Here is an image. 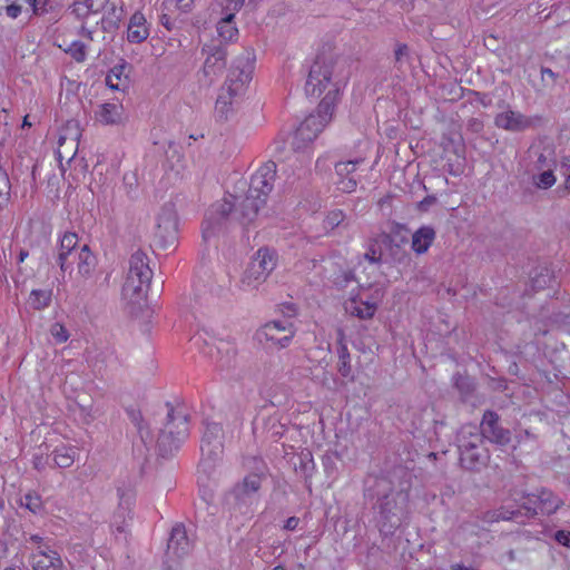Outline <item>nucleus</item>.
<instances>
[{
  "instance_id": "f257e3e1",
  "label": "nucleus",
  "mask_w": 570,
  "mask_h": 570,
  "mask_svg": "<svg viewBox=\"0 0 570 570\" xmlns=\"http://www.w3.org/2000/svg\"><path fill=\"white\" fill-rule=\"evenodd\" d=\"M525 476L517 475L514 480L507 482L504 488L508 494L501 504V519L524 523L537 514L550 515L554 513L563 501L551 491L542 489L538 493L528 494L523 489Z\"/></svg>"
},
{
  "instance_id": "f03ea898",
  "label": "nucleus",
  "mask_w": 570,
  "mask_h": 570,
  "mask_svg": "<svg viewBox=\"0 0 570 570\" xmlns=\"http://www.w3.org/2000/svg\"><path fill=\"white\" fill-rule=\"evenodd\" d=\"M253 60V51L245 50L230 68L215 105V112L219 120L228 119L233 111V105L245 94L246 86L252 79Z\"/></svg>"
},
{
  "instance_id": "7ed1b4c3",
  "label": "nucleus",
  "mask_w": 570,
  "mask_h": 570,
  "mask_svg": "<svg viewBox=\"0 0 570 570\" xmlns=\"http://www.w3.org/2000/svg\"><path fill=\"white\" fill-rule=\"evenodd\" d=\"M128 272L122 286V296L131 304H140L147 297L153 271L145 252L137 249L130 255Z\"/></svg>"
},
{
  "instance_id": "20e7f679",
  "label": "nucleus",
  "mask_w": 570,
  "mask_h": 570,
  "mask_svg": "<svg viewBox=\"0 0 570 570\" xmlns=\"http://www.w3.org/2000/svg\"><path fill=\"white\" fill-rule=\"evenodd\" d=\"M481 432L475 425H464L458 433V448L462 450H473L484 444L487 439L491 444L499 442L498 415L494 412H487L480 425Z\"/></svg>"
},
{
  "instance_id": "39448f33",
  "label": "nucleus",
  "mask_w": 570,
  "mask_h": 570,
  "mask_svg": "<svg viewBox=\"0 0 570 570\" xmlns=\"http://www.w3.org/2000/svg\"><path fill=\"white\" fill-rule=\"evenodd\" d=\"M155 246L163 250H171L178 244V217L173 204L161 207L157 217L154 234Z\"/></svg>"
},
{
  "instance_id": "423d86ee",
  "label": "nucleus",
  "mask_w": 570,
  "mask_h": 570,
  "mask_svg": "<svg viewBox=\"0 0 570 570\" xmlns=\"http://www.w3.org/2000/svg\"><path fill=\"white\" fill-rule=\"evenodd\" d=\"M276 266V256L268 248H261L248 264L242 277L244 288L257 289Z\"/></svg>"
},
{
  "instance_id": "0eeeda50",
  "label": "nucleus",
  "mask_w": 570,
  "mask_h": 570,
  "mask_svg": "<svg viewBox=\"0 0 570 570\" xmlns=\"http://www.w3.org/2000/svg\"><path fill=\"white\" fill-rule=\"evenodd\" d=\"M296 328L289 320L271 321L255 333V340L265 347H287L295 336Z\"/></svg>"
},
{
  "instance_id": "6e6552de",
  "label": "nucleus",
  "mask_w": 570,
  "mask_h": 570,
  "mask_svg": "<svg viewBox=\"0 0 570 570\" xmlns=\"http://www.w3.org/2000/svg\"><path fill=\"white\" fill-rule=\"evenodd\" d=\"M167 417L166 426L158 438V446L164 453L177 449L188 435V421L185 414L170 410Z\"/></svg>"
},
{
  "instance_id": "1a4fd4ad",
  "label": "nucleus",
  "mask_w": 570,
  "mask_h": 570,
  "mask_svg": "<svg viewBox=\"0 0 570 570\" xmlns=\"http://www.w3.org/2000/svg\"><path fill=\"white\" fill-rule=\"evenodd\" d=\"M338 62L331 57L318 55L311 67L305 91L308 96H320L331 83L334 68Z\"/></svg>"
},
{
  "instance_id": "9d476101",
  "label": "nucleus",
  "mask_w": 570,
  "mask_h": 570,
  "mask_svg": "<svg viewBox=\"0 0 570 570\" xmlns=\"http://www.w3.org/2000/svg\"><path fill=\"white\" fill-rule=\"evenodd\" d=\"M235 199L236 197L229 195L228 198H224L212 205L203 224V237L205 240L214 236L216 232L220 230L225 220H228L229 218L235 220Z\"/></svg>"
},
{
  "instance_id": "9b49d317",
  "label": "nucleus",
  "mask_w": 570,
  "mask_h": 570,
  "mask_svg": "<svg viewBox=\"0 0 570 570\" xmlns=\"http://www.w3.org/2000/svg\"><path fill=\"white\" fill-rule=\"evenodd\" d=\"M275 175V163L269 161L263 165L252 176L249 188L247 190L250 194V197H256V199L266 204L267 197L274 186Z\"/></svg>"
},
{
  "instance_id": "f8f14e48",
  "label": "nucleus",
  "mask_w": 570,
  "mask_h": 570,
  "mask_svg": "<svg viewBox=\"0 0 570 570\" xmlns=\"http://www.w3.org/2000/svg\"><path fill=\"white\" fill-rule=\"evenodd\" d=\"M225 434L220 424L212 422L206 423L205 432L202 439L200 450L206 460L215 461L223 452V441Z\"/></svg>"
},
{
  "instance_id": "ddd939ff",
  "label": "nucleus",
  "mask_w": 570,
  "mask_h": 570,
  "mask_svg": "<svg viewBox=\"0 0 570 570\" xmlns=\"http://www.w3.org/2000/svg\"><path fill=\"white\" fill-rule=\"evenodd\" d=\"M256 472L246 475L242 482L234 487V494L237 499H244L256 493L262 487V480L266 475V466L264 462L257 458H252Z\"/></svg>"
},
{
  "instance_id": "4468645a",
  "label": "nucleus",
  "mask_w": 570,
  "mask_h": 570,
  "mask_svg": "<svg viewBox=\"0 0 570 570\" xmlns=\"http://www.w3.org/2000/svg\"><path fill=\"white\" fill-rule=\"evenodd\" d=\"M326 125L317 116L309 115L295 131L293 146L295 149L305 148L312 142Z\"/></svg>"
},
{
  "instance_id": "2eb2a0df",
  "label": "nucleus",
  "mask_w": 570,
  "mask_h": 570,
  "mask_svg": "<svg viewBox=\"0 0 570 570\" xmlns=\"http://www.w3.org/2000/svg\"><path fill=\"white\" fill-rule=\"evenodd\" d=\"M379 240L382 243L383 248L389 253V256L393 262L402 263L407 254L404 249V245L407 243V238L404 235H391L387 233H379Z\"/></svg>"
},
{
  "instance_id": "dca6fc26",
  "label": "nucleus",
  "mask_w": 570,
  "mask_h": 570,
  "mask_svg": "<svg viewBox=\"0 0 570 570\" xmlns=\"http://www.w3.org/2000/svg\"><path fill=\"white\" fill-rule=\"evenodd\" d=\"M362 159L341 161L335 165V170L340 179L336 181L337 188L344 193H351L357 185L354 176L355 167L362 163Z\"/></svg>"
},
{
  "instance_id": "f3484780",
  "label": "nucleus",
  "mask_w": 570,
  "mask_h": 570,
  "mask_svg": "<svg viewBox=\"0 0 570 570\" xmlns=\"http://www.w3.org/2000/svg\"><path fill=\"white\" fill-rule=\"evenodd\" d=\"M264 205L265 203L256 199V197H250V194L247 191L245 198L236 206L234 213L235 220L242 225L250 224Z\"/></svg>"
},
{
  "instance_id": "a211bd4d",
  "label": "nucleus",
  "mask_w": 570,
  "mask_h": 570,
  "mask_svg": "<svg viewBox=\"0 0 570 570\" xmlns=\"http://www.w3.org/2000/svg\"><path fill=\"white\" fill-rule=\"evenodd\" d=\"M62 568L61 557L49 547H39L38 553L33 554L35 570H62Z\"/></svg>"
},
{
  "instance_id": "6ab92c4d",
  "label": "nucleus",
  "mask_w": 570,
  "mask_h": 570,
  "mask_svg": "<svg viewBox=\"0 0 570 570\" xmlns=\"http://www.w3.org/2000/svg\"><path fill=\"white\" fill-rule=\"evenodd\" d=\"M489 449L484 444L474 448L473 450L460 451V462L463 468L468 470H479L485 466L489 462Z\"/></svg>"
},
{
  "instance_id": "aec40b11",
  "label": "nucleus",
  "mask_w": 570,
  "mask_h": 570,
  "mask_svg": "<svg viewBox=\"0 0 570 570\" xmlns=\"http://www.w3.org/2000/svg\"><path fill=\"white\" fill-rule=\"evenodd\" d=\"M167 548L179 558L189 552L191 544L183 524H176L173 528Z\"/></svg>"
},
{
  "instance_id": "412c9836",
  "label": "nucleus",
  "mask_w": 570,
  "mask_h": 570,
  "mask_svg": "<svg viewBox=\"0 0 570 570\" xmlns=\"http://www.w3.org/2000/svg\"><path fill=\"white\" fill-rule=\"evenodd\" d=\"M377 309V302L351 298L345 303V311L361 320L372 318Z\"/></svg>"
},
{
  "instance_id": "4be33fe9",
  "label": "nucleus",
  "mask_w": 570,
  "mask_h": 570,
  "mask_svg": "<svg viewBox=\"0 0 570 570\" xmlns=\"http://www.w3.org/2000/svg\"><path fill=\"white\" fill-rule=\"evenodd\" d=\"M149 36L148 28L146 27V19L142 13L135 12L128 24L127 39L132 43H140Z\"/></svg>"
},
{
  "instance_id": "5701e85b",
  "label": "nucleus",
  "mask_w": 570,
  "mask_h": 570,
  "mask_svg": "<svg viewBox=\"0 0 570 570\" xmlns=\"http://www.w3.org/2000/svg\"><path fill=\"white\" fill-rule=\"evenodd\" d=\"M78 244V236L75 233H66L61 240L58 253V264L61 271H67L69 267V258L76 256V247Z\"/></svg>"
},
{
  "instance_id": "b1692460",
  "label": "nucleus",
  "mask_w": 570,
  "mask_h": 570,
  "mask_svg": "<svg viewBox=\"0 0 570 570\" xmlns=\"http://www.w3.org/2000/svg\"><path fill=\"white\" fill-rule=\"evenodd\" d=\"M237 350L227 342H220L216 347V354H212V358L222 371L229 370L236 360Z\"/></svg>"
},
{
  "instance_id": "393cba45",
  "label": "nucleus",
  "mask_w": 570,
  "mask_h": 570,
  "mask_svg": "<svg viewBox=\"0 0 570 570\" xmlns=\"http://www.w3.org/2000/svg\"><path fill=\"white\" fill-rule=\"evenodd\" d=\"M226 51L220 47H215L205 60L204 73L206 76H216L223 71L226 66Z\"/></svg>"
},
{
  "instance_id": "a878e982",
  "label": "nucleus",
  "mask_w": 570,
  "mask_h": 570,
  "mask_svg": "<svg viewBox=\"0 0 570 570\" xmlns=\"http://www.w3.org/2000/svg\"><path fill=\"white\" fill-rule=\"evenodd\" d=\"M435 238V230L430 226H422L412 237V248L416 254H424Z\"/></svg>"
},
{
  "instance_id": "bb28decb",
  "label": "nucleus",
  "mask_w": 570,
  "mask_h": 570,
  "mask_svg": "<svg viewBox=\"0 0 570 570\" xmlns=\"http://www.w3.org/2000/svg\"><path fill=\"white\" fill-rule=\"evenodd\" d=\"M125 63L114 66L106 76V85L112 90H125L128 86V76Z\"/></svg>"
},
{
  "instance_id": "cd10ccee",
  "label": "nucleus",
  "mask_w": 570,
  "mask_h": 570,
  "mask_svg": "<svg viewBox=\"0 0 570 570\" xmlns=\"http://www.w3.org/2000/svg\"><path fill=\"white\" fill-rule=\"evenodd\" d=\"M333 87L334 89L330 90L320 102L317 111L315 114H312L313 116H317L320 119L324 120L325 125H327L332 119V115L334 111V101L338 92L337 82L333 83Z\"/></svg>"
},
{
  "instance_id": "c85d7f7f",
  "label": "nucleus",
  "mask_w": 570,
  "mask_h": 570,
  "mask_svg": "<svg viewBox=\"0 0 570 570\" xmlns=\"http://www.w3.org/2000/svg\"><path fill=\"white\" fill-rule=\"evenodd\" d=\"M531 126V120L517 111H507L501 115V127L511 131H521Z\"/></svg>"
},
{
  "instance_id": "c756f323",
  "label": "nucleus",
  "mask_w": 570,
  "mask_h": 570,
  "mask_svg": "<svg viewBox=\"0 0 570 570\" xmlns=\"http://www.w3.org/2000/svg\"><path fill=\"white\" fill-rule=\"evenodd\" d=\"M100 122L105 125H118L122 121V106L117 104H104L97 114Z\"/></svg>"
},
{
  "instance_id": "7c9ffc66",
  "label": "nucleus",
  "mask_w": 570,
  "mask_h": 570,
  "mask_svg": "<svg viewBox=\"0 0 570 570\" xmlns=\"http://www.w3.org/2000/svg\"><path fill=\"white\" fill-rule=\"evenodd\" d=\"M76 256L78 258V273L83 277L90 276L96 265V257L91 253L89 246L83 245Z\"/></svg>"
},
{
  "instance_id": "2f4dec72",
  "label": "nucleus",
  "mask_w": 570,
  "mask_h": 570,
  "mask_svg": "<svg viewBox=\"0 0 570 570\" xmlns=\"http://www.w3.org/2000/svg\"><path fill=\"white\" fill-rule=\"evenodd\" d=\"M553 281L551 271L548 267H538L531 274V287L541 291L549 287Z\"/></svg>"
},
{
  "instance_id": "473e14b6",
  "label": "nucleus",
  "mask_w": 570,
  "mask_h": 570,
  "mask_svg": "<svg viewBox=\"0 0 570 570\" xmlns=\"http://www.w3.org/2000/svg\"><path fill=\"white\" fill-rule=\"evenodd\" d=\"M364 258L372 264H380L383 261V245L379 240V234H375L368 238L367 250L364 254Z\"/></svg>"
},
{
  "instance_id": "72a5a7b5",
  "label": "nucleus",
  "mask_w": 570,
  "mask_h": 570,
  "mask_svg": "<svg viewBox=\"0 0 570 570\" xmlns=\"http://www.w3.org/2000/svg\"><path fill=\"white\" fill-rule=\"evenodd\" d=\"M52 292L50 289H33L28 299V304L36 311L48 307L51 303Z\"/></svg>"
},
{
  "instance_id": "f704fd0d",
  "label": "nucleus",
  "mask_w": 570,
  "mask_h": 570,
  "mask_svg": "<svg viewBox=\"0 0 570 570\" xmlns=\"http://www.w3.org/2000/svg\"><path fill=\"white\" fill-rule=\"evenodd\" d=\"M376 508L386 521H391V518L396 515V502L392 494L385 493L380 497L376 502Z\"/></svg>"
},
{
  "instance_id": "c9c22d12",
  "label": "nucleus",
  "mask_w": 570,
  "mask_h": 570,
  "mask_svg": "<svg viewBox=\"0 0 570 570\" xmlns=\"http://www.w3.org/2000/svg\"><path fill=\"white\" fill-rule=\"evenodd\" d=\"M235 13L230 12L217 23L219 37L225 41H230L237 36V28L234 26Z\"/></svg>"
},
{
  "instance_id": "e433bc0d",
  "label": "nucleus",
  "mask_w": 570,
  "mask_h": 570,
  "mask_svg": "<svg viewBox=\"0 0 570 570\" xmlns=\"http://www.w3.org/2000/svg\"><path fill=\"white\" fill-rule=\"evenodd\" d=\"M77 451L73 448L62 446L53 452V461L58 468L66 469L73 464Z\"/></svg>"
},
{
  "instance_id": "4c0bfd02",
  "label": "nucleus",
  "mask_w": 570,
  "mask_h": 570,
  "mask_svg": "<svg viewBox=\"0 0 570 570\" xmlns=\"http://www.w3.org/2000/svg\"><path fill=\"white\" fill-rule=\"evenodd\" d=\"M529 159L531 160V170H544L551 168V159L544 155L539 148H530L528 151Z\"/></svg>"
},
{
  "instance_id": "58836bf2",
  "label": "nucleus",
  "mask_w": 570,
  "mask_h": 570,
  "mask_svg": "<svg viewBox=\"0 0 570 570\" xmlns=\"http://www.w3.org/2000/svg\"><path fill=\"white\" fill-rule=\"evenodd\" d=\"M338 365L337 370L343 377H350L352 373V366L350 363V352L345 345H341L338 351Z\"/></svg>"
},
{
  "instance_id": "ea45409f",
  "label": "nucleus",
  "mask_w": 570,
  "mask_h": 570,
  "mask_svg": "<svg viewBox=\"0 0 570 570\" xmlns=\"http://www.w3.org/2000/svg\"><path fill=\"white\" fill-rule=\"evenodd\" d=\"M454 385L464 400L474 391L473 381L465 375L456 374L454 376Z\"/></svg>"
},
{
  "instance_id": "a19ab883",
  "label": "nucleus",
  "mask_w": 570,
  "mask_h": 570,
  "mask_svg": "<svg viewBox=\"0 0 570 570\" xmlns=\"http://www.w3.org/2000/svg\"><path fill=\"white\" fill-rule=\"evenodd\" d=\"M10 180L6 170L0 166V208L4 207L10 199Z\"/></svg>"
},
{
  "instance_id": "79ce46f5",
  "label": "nucleus",
  "mask_w": 570,
  "mask_h": 570,
  "mask_svg": "<svg viewBox=\"0 0 570 570\" xmlns=\"http://www.w3.org/2000/svg\"><path fill=\"white\" fill-rule=\"evenodd\" d=\"M539 175L533 174V181L539 188H550L556 183V177L553 175L552 168H547L544 170H540Z\"/></svg>"
},
{
  "instance_id": "37998d69",
  "label": "nucleus",
  "mask_w": 570,
  "mask_h": 570,
  "mask_svg": "<svg viewBox=\"0 0 570 570\" xmlns=\"http://www.w3.org/2000/svg\"><path fill=\"white\" fill-rule=\"evenodd\" d=\"M346 219L345 214L341 209H334L327 214L324 219V228L333 230L335 227L342 225Z\"/></svg>"
},
{
  "instance_id": "c03bdc74",
  "label": "nucleus",
  "mask_w": 570,
  "mask_h": 570,
  "mask_svg": "<svg viewBox=\"0 0 570 570\" xmlns=\"http://www.w3.org/2000/svg\"><path fill=\"white\" fill-rule=\"evenodd\" d=\"M31 8L32 12L37 16L45 14L52 10L56 6V0H24Z\"/></svg>"
},
{
  "instance_id": "a18cd8bd",
  "label": "nucleus",
  "mask_w": 570,
  "mask_h": 570,
  "mask_svg": "<svg viewBox=\"0 0 570 570\" xmlns=\"http://www.w3.org/2000/svg\"><path fill=\"white\" fill-rule=\"evenodd\" d=\"M21 505L26 507L32 513H38L42 510V501L39 495L27 493L22 500Z\"/></svg>"
},
{
  "instance_id": "49530a36",
  "label": "nucleus",
  "mask_w": 570,
  "mask_h": 570,
  "mask_svg": "<svg viewBox=\"0 0 570 570\" xmlns=\"http://www.w3.org/2000/svg\"><path fill=\"white\" fill-rule=\"evenodd\" d=\"M299 459H301L299 469L303 472L305 479H309L313 475V472L315 469L312 454L309 452L302 453Z\"/></svg>"
},
{
  "instance_id": "de8ad7c7",
  "label": "nucleus",
  "mask_w": 570,
  "mask_h": 570,
  "mask_svg": "<svg viewBox=\"0 0 570 570\" xmlns=\"http://www.w3.org/2000/svg\"><path fill=\"white\" fill-rule=\"evenodd\" d=\"M67 52L78 62L86 59V46L82 42H72Z\"/></svg>"
},
{
  "instance_id": "09e8293b",
  "label": "nucleus",
  "mask_w": 570,
  "mask_h": 570,
  "mask_svg": "<svg viewBox=\"0 0 570 570\" xmlns=\"http://www.w3.org/2000/svg\"><path fill=\"white\" fill-rule=\"evenodd\" d=\"M559 78V75L553 72L550 68L541 67V81L544 87H553Z\"/></svg>"
},
{
  "instance_id": "8fccbe9b",
  "label": "nucleus",
  "mask_w": 570,
  "mask_h": 570,
  "mask_svg": "<svg viewBox=\"0 0 570 570\" xmlns=\"http://www.w3.org/2000/svg\"><path fill=\"white\" fill-rule=\"evenodd\" d=\"M50 332H51V335L56 338V341L58 343H63V342H66L69 338L68 331L60 323H55L51 326Z\"/></svg>"
},
{
  "instance_id": "3c124183",
  "label": "nucleus",
  "mask_w": 570,
  "mask_h": 570,
  "mask_svg": "<svg viewBox=\"0 0 570 570\" xmlns=\"http://www.w3.org/2000/svg\"><path fill=\"white\" fill-rule=\"evenodd\" d=\"M265 371L267 377L272 380L277 379L281 373L278 362H276L275 360L269 361L268 364H266L265 366Z\"/></svg>"
},
{
  "instance_id": "603ef678",
  "label": "nucleus",
  "mask_w": 570,
  "mask_h": 570,
  "mask_svg": "<svg viewBox=\"0 0 570 570\" xmlns=\"http://www.w3.org/2000/svg\"><path fill=\"white\" fill-rule=\"evenodd\" d=\"M409 47L404 43H400L396 46V49L394 51L395 62L402 63L404 59L409 58Z\"/></svg>"
},
{
  "instance_id": "864d4df0",
  "label": "nucleus",
  "mask_w": 570,
  "mask_h": 570,
  "mask_svg": "<svg viewBox=\"0 0 570 570\" xmlns=\"http://www.w3.org/2000/svg\"><path fill=\"white\" fill-rule=\"evenodd\" d=\"M554 540L567 548H570V531L567 530H558L554 533Z\"/></svg>"
},
{
  "instance_id": "5fc2aeb1",
  "label": "nucleus",
  "mask_w": 570,
  "mask_h": 570,
  "mask_svg": "<svg viewBox=\"0 0 570 570\" xmlns=\"http://www.w3.org/2000/svg\"><path fill=\"white\" fill-rule=\"evenodd\" d=\"M281 312L288 318L296 314V306L293 303H284L281 305Z\"/></svg>"
},
{
  "instance_id": "6e6d98bb",
  "label": "nucleus",
  "mask_w": 570,
  "mask_h": 570,
  "mask_svg": "<svg viewBox=\"0 0 570 570\" xmlns=\"http://www.w3.org/2000/svg\"><path fill=\"white\" fill-rule=\"evenodd\" d=\"M6 13L8 17L16 19L21 13V6L12 3L6 7Z\"/></svg>"
},
{
  "instance_id": "4d7b16f0",
  "label": "nucleus",
  "mask_w": 570,
  "mask_h": 570,
  "mask_svg": "<svg viewBox=\"0 0 570 570\" xmlns=\"http://www.w3.org/2000/svg\"><path fill=\"white\" fill-rule=\"evenodd\" d=\"M299 523V519L296 518V517H291L286 520L285 524H284V529L285 530H288V531H293L297 528Z\"/></svg>"
},
{
  "instance_id": "13d9d810",
  "label": "nucleus",
  "mask_w": 570,
  "mask_h": 570,
  "mask_svg": "<svg viewBox=\"0 0 570 570\" xmlns=\"http://www.w3.org/2000/svg\"><path fill=\"white\" fill-rule=\"evenodd\" d=\"M160 23L167 29V30H173L174 28V21L171 20V18L166 14V13H163L160 16Z\"/></svg>"
},
{
  "instance_id": "bf43d9fd",
  "label": "nucleus",
  "mask_w": 570,
  "mask_h": 570,
  "mask_svg": "<svg viewBox=\"0 0 570 570\" xmlns=\"http://www.w3.org/2000/svg\"><path fill=\"white\" fill-rule=\"evenodd\" d=\"M497 38L493 35H490L484 38V46L492 51L497 50Z\"/></svg>"
},
{
  "instance_id": "052dcab7",
  "label": "nucleus",
  "mask_w": 570,
  "mask_h": 570,
  "mask_svg": "<svg viewBox=\"0 0 570 570\" xmlns=\"http://www.w3.org/2000/svg\"><path fill=\"white\" fill-rule=\"evenodd\" d=\"M483 520L487 523L497 522L499 520V514L497 513V511H488L487 513H484Z\"/></svg>"
},
{
  "instance_id": "680f3d73",
  "label": "nucleus",
  "mask_w": 570,
  "mask_h": 570,
  "mask_svg": "<svg viewBox=\"0 0 570 570\" xmlns=\"http://www.w3.org/2000/svg\"><path fill=\"white\" fill-rule=\"evenodd\" d=\"M177 6L184 11L188 12L191 10L193 0H176Z\"/></svg>"
},
{
  "instance_id": "e2e57ef3",
  "label": "nucleus",
  "mask_w": 570,
  "mask_h": 570,
  "mask_svg": "<svg viewBox=\"0 0 570 570\" xmlns=\"http://www.w3.org/2000/svg\"><path fill=\"white\" fill-rule=\"evenodd\" d=\"M227 1H228L227 8L232 11H238L243 7V3H244V0H227Z\"/></svg>"
},
{
  "instance_id": "0e129e2a",
  "label": "nucleus",
  "mask_w": 570,
  "mask_h": 570,
  "mask_svg": "<svg viewBox=\"0 0 570 570\" xmlns=\"http://www.w3.org/2000/svg\"><path fill=\"white\" fill-rule=\"evenodd\" d=\"M452 570H478L476 568L472 566H465L463 563H454L451 566Z\"/></svg>"
},
{
  "instance_id": "69168bd1",
  "label": "nucleus",
  "mask_w": 570,
  "mask_h": 570,
  "mask_svg": "<svg viewBox=\"0 0 570 570\" xmlns=\"http://www.w3.org/2000/svg\"><path fill=\"white\" fill-rule=\"evenodd\" d=\"M130 499H131V497H130V495H128L127 498H125V494L122 493V494L120 495V504H119V505H120V508H124V505H126V508H129V505H130Z\"/></svg>"
},
{
  "instance_id": "338daca9",
  "label": "nucleus",
  "mask_w": 570,
  "mask_h": 570,
  "mask_svg": "<svg viewBox=\"0 0 570 570\" xmlns=\"http://www.w3.org/2000/svg\"><path fill=\"white\" fill-rule=\"evenodd\" d=\"M29 540L36 544H38V548L39 547H42L41 543H42V538L38 534H32L30 535Z\"/></svg>"
},
{
  "instance_id": "774afa93",
  "label": "nucleus",
  "mask_w": 570,
  "mask_h": 570,
  "mask_svg": "<svg viewBox=\"0 0 570 570\" xmlns=\"http://www.w3.org/2000/svg\"><path fill=\"white\" fill-rule=\"evenodd\" d=\"M469 126L474 131H479L481 129V122H479L476 119L471 120Z\"/></svg>"
}]
</instances>
